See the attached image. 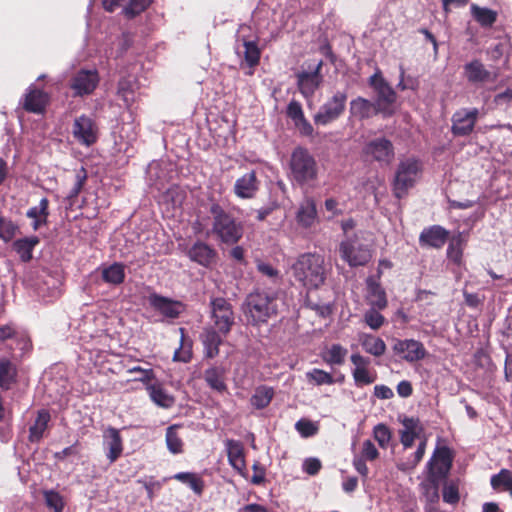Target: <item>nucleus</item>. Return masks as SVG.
<instances>
[{"mask_svg":"<svg viewBox=\"0 0 512 512\" xmlns=\"http://www.w3.org/2000/svg\"><path fill=\"white\" fill-rule=\"evenodd\" d=\"M290 272L303 287L317 289L325 281L324 259L315 253H304L290 265Z\"/></svg>","mask_w":512,"mask_h":512,"instance_id":"nucleus-1","label":"nucleus"},{"mask_svg":"<svg viewBox=\"0 0 512 512\" xmlns=\"http://www.w3.org/2000/svg\"><path fill=\"white\" fill-rule=\"evenodd\" d=\"M242 311L248 323L260 325L266 323L278 312V299L275 294L254 291L247 295Z\"/></svg>","mask_w":512,"mask_h":512,"instance_id":"nucleus-2","label":"nucleus"},{"mask_svg":"<svg viewBox=\"0 0 512 512\" xmlns=\"http://www.w3.org/2000/svg\"><path fill=\"white\" fill-rule=\"evenodd\" d=\"M210 213L213 217L212 234L217 240L227 245H233L242 238L244 233L242 222L237 221L219 204H212Z\"/></svg>","mask_w":512,"mask_h":512,"instance_id":"nucleus-3","label":"nucleus"},{"mask_svg":"<svg viewBox=\"0 0 512 512\" xmlns=\"http://www.w3.org/2000/svg\"><path fill=\"white\" fill-rule=\"evenodd\" d=\"M422 174V163L415 157L401 158L396 166L392 181V190L396 198L405 197L419 181Z\"/></svg>","mask_w":512,"mask_h":512,"instance_id":"nucleus-4","label":"nucleus"},{"mask_svg":"<svg viewBox=\"0 0 512 512\" xmlns=\"http://www.w3.org/2000/svg\"><path fill=\"white\" fill-rule=\"evenodd\" d=\"M339 252L344 261L350 266H362L371 259V250L363 240L362 233H355L352 236L346 235L341 241Z\"/></svg>","mask_w":512,"mask_h":512,"instance_id":"nucleus-5","label":"nucleus"},{"mask_svg":"<svg viewBox=\"0 0 512 512\" xmlns=\"http://www.w3.org/2000/svg\"><path fill=\"white\" fill-rule=\"evenodd\" d=\"M291 176L294 181L304 185L317 178V164L313 156L305 149L297 148L290 160Z\"/></svg>","mask_w":512,"mask_h":512,"instance_id":"nucleus-6","label":"nucleus"},{"mask_svg":"<svg viewBox=\"0 0 512 512\" xmlns=\"http://www.w3.org/2000/svg\"><path fill=\"white\" fill-rule=\"evenodd\" d=\"M371 86L377 92L376 106L379 113L390 116L396 109L397 95L392 87L384 80L380 72H376L370 78Z\"/></svg>","mask_w":512,"mask_h":512,"instance_id":"nucleus-7","label":"nucleus"},{"mask_svg":"<svg viewBox=\"0 0 512 512\" xmlns=\"http://www.w3.org/2000/svg\"><path fill=\"white\" fill-rule=\"evenodd\" d=\"M210 318L215 330L222 335L228 334L234 324V313L231 304L221 297L211 299Z\"/></svg>","mask_w":512,"mask_h":512,"instance_id":"nucleus-8","label":"nucleus"},{"mask_svg":"<svg viewBox=\"0 0 512 512\" xmlns=\"http://www.w3.org/2000/svg\"><path fill=\"white\" fill-rule=\"evenodd\" d=\"M453 453L445 445L437 446L432 457L427 463L429 479L432 482H438L447 477L452 467Z\"/></svg>","mask_w":512,"mask_h":512,"instance_id":"nucleus-9","label":"nucleus"},{"mask_svg":"<svg viewBox=\"0 0 512 512\" xmlns=\"http://www.w3.org/2000/svg\"><path fill=\"white\" fill-rule=\"evenodd\" d=\"M364 154L378 162L380 166H389L395 158L394 146L390 140L385 138L369 141L364 147Z\"/></svg>","mask_w":512,"mask_h":512,"instance_id":"nucleus-10","label":"nucleus"},{"mask_svg":"<svg viewBox=\"0 0 512 512\" xmlns=\"http://www.w3.org/2000/svg\"><path fill=\"white\" fill-rule=\"evenodd\" d=\"M323 61L318 60L313 65H309L308 71H301L297 74V85L301 94L305 98H310L320 87L323 77L320 74Z\"/></svg>","mask_w":512,"mask_h":512,"instance_id":"nucleus-11","label":"nucleus"},{"mask_svg":"<svg viewBox=\"0 0 512 512\" xmlns=\"http://www.w3.org/2000/svg\"><path fill=\"white\" fill-rule=\"evenodd\" d=\"M392 350L396 355L409 363L420 361L427 354L424 345L414 339H395Z\"/></svg>","mask_w":512,"mask_h":512,"instance_id":"nucleus-12","label":"nucleus"},{"mask_svg":"<svg viewBox=\"0 0 512 512\" xmlns=\"http://www.w3.org/2000/svg\"><path fill=\"white\" fill-rule=\"evenodd\" d=\"M346 101V95L343 93H336L331 100H329L320 111L315 114L314 120L316 125H327L334 119L338 118L343 112Z\"/></svg>","mask_w":512,"mask_h":512,"instance_id":"nucleus-13","label":"nucleus"},{"mask_svg":"<svg viewBox=\"0 0 512 512\" xmlns=\"http://www.w3.org/2000/svg\"><path fill=\"white\" fill-rule=\"evenodd\" d=\"M350 360L353 364L351 373L357 386L369 385L375 382L377 375L369 369L371 363L369 358L362 356L360 353H353Z\"/></svg>","mask_w":512,"mask_h":512,"instance_id":"nucleus-14","label":"nucleus"},{"mask_svg":"<svg viewBox=\"0 0 512 512\" xmlns=\"http://www.w3.org/2000/svg\"><path fill=\"white\" fill-rule=\"evenodd\" d=\"M402 429L399 431L400 441L405 448L413 445L414 440L421 438L424 433V427L418 418L401 417L399 419Z\"/></svg>","mask_w":512,"mask_h":512,"instance_id":"nucleus-15","label":"nucleus"},{"mask_svg":"<svg viewBox=\"0 0 512 512\" xmlns=\"http://www.w3.org/2000/svg\"><path fill=\"white\" fill-rule=\"evenodd\" d=\"M259 185L255 171H249L235 181L233 191L238 198L252 199L257 194Z\"/></svg>","mask_w":512,"mask_h":512,"instance_id":"nucleus-16","label":"nucleus"},{"mask_svg":"<svg viewBox=\"0 0 512 512\" xmlns=\"http://www.w3.org/2000/svg\"><path fill=\"white\" fill-rule=\"evenodd\" d=\"M148 302L151 307L167 318H176L183 310V305L180 302L156 293L149 295Z\"/></svg>","mask_w":512,"mask_h":512,"instance_id":"nucleus-17","label":"nucleus"},{"mask_svg":"<svg viewBox=\"0 0 512 512\" xmlns=\"http://www.w3.org/2000/svg\"><path fill=\"white\" fill-rule=\"evenodd\" d=\"M99 81L96 71L83 70L74 77L71 88L76 95H84L91 93L97 86Z\"/></svg>","mask_w":512,"mask_h":512,"instance_id":"nucleus-18","label":"nucleus"},{"mask_svg":"<svg viewBox=\"0 0 512 512\" xmlns=\"http://www.w3.org/2000/svg\"><path fill=\"white\" fill-rule=\"evenodd\" d=\"M103 445L107 449V458L110 462H114L122 453V438L119 430L109 427L103 434Z\"/></svg>","mask_w":512,"mask_h":512,"instance_id":"nucleus-19","label":"nucleus"},{"mask_svg":"<svg viewBox=\"0 0 512 512\" xmlns=\"http://www.w3.org/2000/svg\"><path fill=\"white\" fill-rule=\"evenodd\" d=\"M297 223L304 227H311L317 220V209L312 197H304L296 213Z\"/></svg>","mask_w":512,"mask_h":512,"instance_id":"nucleus-20","label":"nucleus"},{"mask_svg":"<svg viewBox=\"0 0 512 512\" xmlns=\"http://www.w3.org/2000/svg\"><path fill=\"white\" fill-rule=\"evenodd\" d=\"M448 231L439 225L424 229L419 237L422 245L441 248L448 239Z\"/></svg>","mask_w":512,"mask_h":512,"instance_id":"nucleus-21","label":"nucleus"},{"mask_svg":"<svg viewBox=\"0 0 512 512\" xmlns=\"http://www.w3.org/2000/svg\"><path fill=\"white\" fill-rule=\"evenodd\" d=\"M188 254L192 261L205 267L210 266L216 258L215 250L204 242H196Z\"/></svg>","mask_w":512,"mask_h":512,"instance_id":"nucleus-22","label":"nucleus"},{"mask_svg":"<svg viewBox=\"0 0 512 512\" xmlns=\"http://www.w3.org/2000/svg\"><path fill=\"white\" fill-rule=\"evenodd\" d=\"M146 390L151 401L161 407L170 408L175 403V398L169 394L159 382H153L146 385Z\"/></svg>","mask_w":512,"mask_h":512,"instance_id":"nucleus-23","label":"nucleus"},{"mask_svg":"<svg viewBox=\"0 0 512 512\" xmlns=\"http://www.w3.org/2000/svg\"><path fill=\"white\" fill-rule=\"evenodd\" d=\"M366 300L370 307L383 310L387 307V298L384 289L373 278L367 279Z\"/></svg>","mask_w":512,"mask_h":512,"instance_id":"nucleus-24","label":"nucleus"},{"mask_svg":"<svg viewBox=\"0 0 512 512\" xmlns=\"http://www.w3.org/2000/svg\"><path fill=\"white\" fill-rule=\"evenodd\" d=\"M464 71L465 77L471 83H483L486 81H493L496 78V76H492V73L488 71L478 60L467 63L464 66Z\"/></svg>","mask_w":512,"mask_h":512,"instance_id":"nucleus-25","label":"nucleus"},{"mask_svg":"<svg viewBox=\"0 0 512 512\" xmlns=\"http://www.w3.org/2000/svg\"><path fill=\"white\" fill-rule=\"evenodd\" d=\"M183 200L184 196L180 188L177 186H172L161 195L159 204L163 207L166 214L169 215L171 213L174 215V211H176L181 206Z\"/></svg>","mask_w":512,"mask_h":512,"instance_id":"nucleus-26","label":"nucleus"},{"mask_svg":"<svg viewBox=\"0 0 512 512\" xmlns=\"http://www.w3.org/2000/svg\"><path fill=\"white\" fill-rule=\"evenodd\" d=\"M48 103V96L41 90L30 88L25 96L24 108L33 113L43 112Z\"/></svg>","mask_w":512,"mask_h":512,"instance_id":"nucleus-27","label":"nucleus"},{"mask_svg":"<svg viewBox=\"0 0 512 512\" xmlns=\"http://www.w3.org/2000/svg\"><path fill=\"white\" fill-rule=\"evenodd\" d=\"M359 342L366 353L375 357L382 356L386 351L385 342L372 334H361Z\"/></svg>","mask_w":512,"mask_h":512,"instance_id":"nucleus-28","label":"nucleus"},{"mask_svg":"<svg viewBox=\"0 0 512 512\" xmlns=\"http://www.w3.org/2000/svg\"><path fill=\"white\" fill-rule=\"evenodd\" d=\"M225 446L230 465L234 469L242 471L245 467V459L241 443L230 439L226 441Z\"/></svg>","mask_w":512,"mask_h":512,"instance_id":"nucleus-29","label":"nucleus"},{"mask_svg":"<svg viewBox=\"0 0 512 512\" xmlns=\"http://www.w3.org/2000/svg\"><path fill=\"white\" fill-rule=\"evenodd\" d=\"M204 380L211 389L219 393H223L227 389L225 370L222 367H211L207 369L204 373Z\"/></svg>","mask_w":512,"mask_h":512,"instance_id":"nucleus-30","label":"nucleus"},{"mask_svg":"<svg viewBox=\"0 0 512 512\" xmlns=\"http://www.w3.org/2000/svg\"><path fill=\"white\" fill-rule=\"evenodd\" d=\"M350 112L353 117L359 119L369 118L372 115L379 113L376 104H373L361 97L351 101Z\"/></svg>","mask_w":512,"mask_h":512,"instance_id":"nucleus-31","label":"nucleus"},{"mask_svg":"<svg viewBox=\"0 0 512 512\" xmlns=\"http://www.w3.org/2000/svg\"><path fill=\"white\" fill-rule=\"evenodd\" d=\"M348 354V350L340 344H332L327 347L321 354L323 361L331 366L343 365Z\"/></svg>","mask_w":512,"mask_h":512,"instance_id":"nucleus-32","label":"nucleus"},{"mask_svg":"<svg viewBox=\"0 0 512 512\" xmlns=\"http://www.w3.org/2000/svg\"><path fill=\"white\" fill-rule=\"evenodd\" d=\"M48 214L47 198H42L37 206L29 208L26 213L28 218L33 219L32 227L34 230H38L40 226L46 224Z\"/></svg>","mask_w":512,"mask_h":512,"instance_id":"nucleus-33","label":"nucleus"},{"mask_svg":"<svg viewBox=\"0 0 512 512\" xmlns=\"http://www.w3.org/2000/svg\"><path fill=\"white\" fill-rule=\"evenodd\" d=\"M477 109H460L453 115L452 128H473L478 117Z\"/></svg>","mask_w":512,"mask_h":512,"instance_id":"nucleus-34","label":"nucleus"},{"mask_svg":"<svg viewBox=\"0 0 512 512\" xmlns=\"http://www.w3.org/2000/svg\"><path fill=\"white\" fill-rule=\"evenodd\" d=\"M50 421V414L46 410H41L34 421V424L29 429V440L31 442H38L43 437L45 430Z\"/></svg>","mask_w":512,"mask_h":512,"instance_id":"nucleus-35","label":"nucleus"},{"mask_svg":"<svg viewBox=\"0 0 512 512\" xmlns=\"http://www.w3.org/2000/svg\"><path fill=\"white\" fill-rule=\"evenodd\" d=\"M39 243L37 236L25 237L18 239L13 243V248L19 254L22 261L27 262L32 258V251Z\"/></svg>","mask_w":512,"mask_h":512,"instance_id":"nucleus-36","label":"nucleus"},{"mask_svg":"<svg viewBox=\"0 0 512 512\" xmlns=\"http://www.w3.org/2000/svg\"><path fill=\"white\" fill-rule=\"evenodd\" d=\"M274 391L268 386H259L255 389L254 394L250 399V403L256 409H263L267 407L272 401Z\"/></svg>","mask_w":512,"mask_h":512,"instance_id":"nucleus-37","label":"nucleus"},{"mask_svg":"<svg viewBox=\"0 0 512 512\" xmlns=\"http://www.w3.org/2000/svg\"><path fill=\"white\" fill-rule=\"evenodd\" d=\"M179 428L178 425H172L166 430V445L172 454H179L183 451V441L178 433Z\"/></svg>","mask_w":512,"mask_h":512,"instance_id":"nucleus-38","label":"nucleus"},{"mask_svg":"<svg viewBox=\"0 0 512 512\" xmlns=\"http://www.w3.org/2000/svg\"><path fill=\"white\" fill-rule=\"evenodd\" d=\"M103 280L109 284L118 285L124 281L125 270L124 266L119 263H114L102 270Z\"/></svg>","mask_w":512,"mask_h":512,"instance_id":"nucleus-39","label":"nucleus"},{"mask_svg":"<svg viewBox=\"0 0 512 512\" xmlns=\"http://www.w3.org/2000/svg\"><path fill=\"white\" fill-rule=\"evenodd\" d=\"M217 330H209L205 333L203 338V344L206 350V355L209 358H213L219 353V346L222 343V338Z\"/></svg>","mask_w":512,"mask_h":512,"instance_id":"nucleus-40","label":"nucleus"},{"mask_svg":"<svg viewBox=\"0 0 512 512\" xmlns=\"http://www.w3.org/2000/svg\"><path fill=\"white\" fill-rule=\"evenodd\" d=\"M471 14L474 19L482 26H491L497 18V13L488 8L479 7L476 4L471 5Z\"/></svg>","mask_w":512,"mask_h":512,"instance_id":"nucleus-41","label":"nucleus"},{"mask_svg":"<svg viewBox=\"0 0 512 512\" xmlns=\"http://www.w3.org/2000/svg\"><path fill=\"white\" fill-rule=\"evenodd\" d=\"M16 368L7 359H0V387L9 389L15 381Z\"/></svg>","mask_w":512,"mask_h":512,"instance_id":"nucleus-42","label":"nucleus"},{"mask_svg":"<svg viewBox=\"0 0 512 512\" xmlns=\"http://www.w3.org/2000/svg\"><path fill=\"white\" fill-rule=\"evenodd\" d=\"M463 252V238L459 234L451 238L448 248L447 257L454 263H460Z\"/></svg>","mask_w":512,"mask_h":512,"instance_id":"nucleus-43","label":"nucleus"},{"mask_svg":"<svg viewBox=\"0 0 512 512\" xmlns=\"http://www.w3.org/2000/svg\"><path fill=\"white\" fill-rule=\"evenodd\" d=\"M306 378L308 381L314 383L315 385H332L335 382L333 376L330 373L317 368L308 371L306 373Z\"/></svg>","mask_w":512,"mask_h":512,"instance_id":"nucleus-44","label":"nucleus"},{"mask_svg":"<svg viewBox=\"0 0 512 512\" xmlns=\"http://www.w3.org/2000/svg\"><path fill=\"white\" fill-rule=\"evenodd\" d=\"M364 321L372 330H378L385 323V318L378 308L370 307L364 313Z\"/></svg>","mask_w":512,"mask_h":512,"instance_id":"nucleus-45","label":"nucleus"},{"mask_svg":"<svg viewBox=\"0 0 512 512\" xmlns=\"http://www.w3.org/2000/svg\"><path fill=\"white\" fill-rule=\"evenodd\" d=\"M256 268L262 276L268 278L273 283H277L281 280L280 272L270 263L258 260L256 262Z\"/></svg>","mask_w":512,"mask_h":512,"instance_id":"nucleus-46","label":"nucleus"},{"mask_svg":"<svg viewBox=\"0 0 512 512\" xmlns=\"http://www.w3.org/2000/svg\"><path fill=\"white\" fill-rule=\"evenodd\" d=\"M490 483L494 489L504 487L508 490L512 485V472L508 469H502L498 474L491 477Z\"/></svg>","mask_w":512,"mask_h":512,"instance_id":"nucleus-47","label":"nucleus"},{"mask_svg":"<svg viewBox=\"0 0 512 512\" xmlns=\"http://www.w3.org/2000/svg\"><path fill=\"white\" fill-rule=\"evenodd\" d=\"M243 45L245 48L244 57L248 65L251 67L257 65L260 59V50L256 43L244 40Z\"/></svg>","mask_w":512,"mask_h":512,"instance_id":"nucleus-48","label":"nucleus"},{"mask_svg":"<svg viewBox=\"0 0 512 512\" xmlns=\"http://www.w3.org/2000/svg\"><path fill=\"white\" fill-rule=\"evenodd\" d=\"M295 429L302 437L308 438L317 433L318 426L308 419H300L296 422Z\"/></svg>","mask_w":512,"mask_h":512,"instance_id":"nucleus-49","label":"nucleus"},{"mask_svg":"<svg viewBox=\"0 0 512 512\" xmlns=\"http://www.w3.org/2000/svg\"><path fill=\"white\" fill-rule=\"evenodd\" d=\"M287 115L294 121V125L297 127L306 124L301 105L296 101L289 103L287 107Z\"/></svg>","mask_w":512,"mask_h":512,"instance_id":"nucleus-50","label":"nucleus"},{"mask_svg":"<svg viewBox=\"0 0 512 512\" xmlns=\"http://www.w3.org/2000/svg\"><path fill=\"white\" fill-rule=\"evenodd\" d=\"M44 498L47 506L53 509L55 512H61L64 507V501L62 496L53 490L46 491Z\"/></svg>","mask_w":512,"mask_h":512,"instance_id":"nucleus-51","label":"nucleus"},{"mask_svg":"<svg viewBox=\"0 0 512 512\" xmlns=\"http://www.w3.org/2000/svg\"><path fill=\"white\" fill-rule=\"evenodd\" d=\"M373 436L381 447H386L391 439V432L384 424H378L373 429Z\"/></svg>","mask_w":512,"mask_h":512,"instance_id":"nucleus-52","label":"nucleus"},{"mask_svg":"<svg viewBox=\"0 0 512 512\" xmlns=\"http://www.w3.org/2000/svg\"><path fill=\"white\" fill-rule=\"evenodd\" d=\"M151 3V0H129V3L124 8L126 15L133 17L143 12Z\"/></svg>","mask_w":512,"mask_h":512,"instance_id":"nucleus-53","label":"nucleus"},{"mask_svg":"<svg viewBox=\"0 0 512 512\" xmlns=\"http://www.w3.org/2000/svg\"><path fill=\"white\" fill-rule=\"evenodd\" d=\"M97 130H73V137L76 141L86 146H90L96 141Z\"/></svg>","mask_w":512,"mask_h":512,"instance_id":"nucleus-54","label":"nucleus"},{"mask_svg":"<svg viewBox=\"0 0 512 512\" xmlns=\"http://www.w3.org/2000/svg\"><path fill=\"white\" fill-rule=\"evenodd\" d=\"M443 500L448 504H456L459 501L458 486L454 483L445 484L443 487Z\"/></svg>","mask_w":512,"mask_h":512,"instance_id":"nucleus-55","label":"nucleus"},{"mask_svg":"<svg viewBox=\"0 0 512 512\" xmlns=\"http://www.w3.org/2000/svg\"><path fill=\"white\" fill-rule=\"evenodd\" d=\"M17 226L10 220L0 218V238L9 241L15 235Z\"/></svg>","mask_w":512,"mask_h":512,"instance_id":"nucleus-56","label":"nucleus"},{"mask_svg":"<svg viewBox=\"0 0 512 512\" xmlns=\"http://www.w3.org/2000/svg\"><path fill=\"white\" fill-rule=\"evenodd\" d=\"M128 373H138L139 376L134 378L135 381H140L146 385L154 379V372L152 369H145L140 366H134L128 369Z\"/></svg>","mask_w":512,"mask_h":512,"instance_id":"nucleus-57","label":"nucleus"},{"mask_svg":"<svg viewBox=\"0 0 512 512\" xmlns=\"http://www.w3.org/2000/svg\"><path fill=\"white\" fill-rule=\"evenodd\" d=\"M379 453L375 445L370 440H365L362 446L361 458L365 460H375Z\"/></svg>","mask_w":512,"mask_h":512,"instance_id":"nucleus-58","label":"nucleus"},{"mask_svg":"<svg viewBox=\"0 0 512 512\" xmlns=\"http://www.w3.org/2000/svg\"><path fill=\"white\" fill-rule=\"evenodd\" d=\"M321 469V462L318 458H307L303 462V470L309 475H316Z\"/></svg>","mask_w":512,"mask_h":512,"instance_id":"nucleus-59","label":"nucleus"},{"mask_svg":"<svg viewBox=\"0 0 512 512\" xmlns=\"http://www.w3.org/2000/svg\"><path fill=\"white\" fill-rule=\"evenodd\" d=\"M423 456L424 453L416 450L415 453L413 454V458L405 463H400L398 465V468L402 471H408L410 469H413L422 460Z\"/></svg>","mask_w":512,"mask_h":512,"instance_id":"nucleus-60","label":"nucleus"},{"mask_svg":"<svg viewBox=\"0 0 512 512\" xmlns=\"http://www.w3.org/2000/svg\"><path fill=\"white\" fill-rule=\"evenodd\" d=\"M374 395L382 400L391 399L394 396L393 390L386 385H376L374 387Z\"/></svg>","mask_w":512,"mask_h":512,"instance_id":"nucleus-61","label":"nucleus"},{"mask_svg":"<svg viewBox=\"0 0 512 512\" xmlns=\"http://www.w3.org/2000/svg\"><path fill=\"white\" fill-rule=\"evenodd\" d=\"M325 209L332 214V216H337L342 214V209L339 208V203L334 198H328L325 200Z\"/></svg>","mask_w":512,"mask_h":512,"instance_id":"nucleus-62","label":"nucleus"},{"mask_svg":"<svg viewBox=\"0 0 512 512\" xmlns=\"http://www.w3.org/2000/svg\"><path fill=\"white\" fill-rule=\"evenodd\" d=\"M75 128H92L94 125H96L95 121L90 116L82 115L75 119Z\"/></svg>","mask_w":512,"mask_h":512,"instance_id":"nucleus-63","label":"nucleus"},{"mask_svg":"<svg viewBox=\"0 0 512 512\" xmlns=\"http://www.w3.org/2000/svg\"><path fill=\"white\" fill-rule=\"evenodd\" d=\"M412 385L409 381L403 380L397 385V393L401 397H409L412 394Z\"/></svg>","mask_w":512,"mask_h":512,"instance_id":"nucleus-64","label":"nucleus"}]
</instances>
